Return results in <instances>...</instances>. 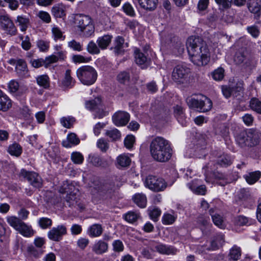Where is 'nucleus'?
Listing matches in <instances>:
<instances>
[{"label":"nucleus","mask_w":261,"mask_h":261,"mask_svg":"<svg viewBox=\"0 0 261 261\" xmlns=\"http://www.w3.org/2000/svg\"><path fill=\"white\" fill-rule=\"evenodd\" d=\"M187 48L191 61L195 65H206L210 54L206 45L199 37L191 36L187 41Z\"/></svg>","instance_id":"f257e3e1"},{"label":"nucleus","mask_w":261,"mask_h":261,"mask_svg":"<svg viewBox=\"0 0 261 261\" xmlns=\"http://www.w3.org/2000/svg\"><path fill=\"white\" fill-rule=\"evenodd\" d=\"M149 151L153 159L159 162H168L172 153L170 143L161 137H156L151 141Z\"/></svg>","instance_id":"f03ea898"},{"label":"nucleus","mask_w":261,"mask_h":261,"mask_svg":"<svg viewBox=\"0 0 261 261\" xmlns=\"http://www.w3.org/2000/svg\"><path fill=\"white\" fill-rule=\"evenodd\" d=\"M68 21L76 33L86 37L94 34V26L89 16L83 14H72L69 16Z\"/></svg>","instance_id":"7ed1b4c3"},{"label":"nucleus","mask_w":261,"mask_h":261,"mask_svg":"<svg viewBox=\"0 0 261 261\" xmlns=\"http://www.w3.org/2000/svg\"><path fill=\"white\" fill-rule=\"evenodd\" d=\"M237 143L241 147L254 146L261 142V135L258 132L249 129L236 135Z\"/></svg>","instance_id":"20e7f679"},{"label":"nucleus","mask_w":261,"mask_h":261,"mask_svg":"<svg viewBox=\"0 0 261 261\" xmlns=\"http://www.w3.org/2000/svg\"><path fill=\"white\" fill-rule=\"evenodd\" d=\"M76 75L79 81L84 85L90 86L96 82L97 72L93 67L82 66L76 70Z\"/></svg>","instance_id":"39448f33"},{"label":"nucleus","mask_w":261,"mask_h":261,"mask_svg":"<svg viewBox=\"0 0 261 261\" xmlns=\"http://www.w3.org/2000/svg\"><path fill=\"white\" fill-rule=\"evenodd\" d=\"M8 223L22 235L26 237H30L34 234L31 227L27 225L16 217L10 216L7 218Z\"/></svg>","instance_id":"423d86ee"},{"label":"nucleus","mask_w":261,"mask_h":261,"mask_svg":"<svg viewBox=\"0 0 261 261\" xmlns=\"http://www.w3.org/2000/svg\"><path fill=\"white\" fill-rule=\"evenodd\" d=\"M145 185L151 190L156 192L163 191L167 187L164 179L153 175H148L146 177Z\"/></svg>","instance_id":"0eeeda50"},{"label":"nucleus","mask_w":261,"mask_h":261,"mask_svg":"<svg viewBox=\"0 0 261 261\" xmlns=\"http://www.w3.org/2000/svg\"><path fill=\"white\" fill-rule=\"evenodd\" d=\"M19 175L26 178L29 183L34 187L40 188L42 185V180L37 173L33 171H28L25 169H21Z\"/></svg>","instance_id":"6e6552de"},{"label":"nucleus","mask_w":261,"mask_h":261,"mask_svg":"<svg viewBox=\"0 0 261 261\" xmlns=\"http://www.w3.org/2000/svg\"><path fill=\"white\" fill-rule=\"evenodd\" d=\"M68 191H66V193H67L66 202L69 203V205H77L81 210H84L85 208V204L77 200V196H79V193L78 190L71 185L68 186Z\"/></svg>","instance_id":"1a4fd4ad"},{"label":"nucleus","mask_w":261,"mask_h":261,"mask_svg":"<svg viewBox=\"0 0 261 261\" xmlns=\"http://www.w3.org/2000/svg\"><path fill=\"white\" fill-rule=\"evenodd\" d=\"M189 72V69L181 65H177L172 73V80L177 83H183Z\"/></svg>","instance_id":"9d476101"},{"label":"nucleus","mask_w":261,"mask_h":261,"mask_svg":"<svg viewBox=\"0 0 261 261\" xmlns=\"http://www.w3.org/2000/svg\"><path fill=\"white\" fill-rule=\"evenodd\" d=\"M0 24L1 28L5 30L7 34L14 35L16 34L17 29L13 21L8 15L0 16Z\"/></svg>","instance_id":"9b49d317"},{"label":"nucleus","mask_w":261,"mask_h":261,"mask_svg":"<svg viewBox=\"0 0 261 261\" xmlns=\"http://www.w3.org/2000/svg\"><path fill=\"white\" fill-rule=\"evenodd\" d=\"M130 118L129 114L124 111H118L115 113L112 117L113 123L117 126L125 125Z\"/></svg>","instance_id":"f8f14e48"},{"label":"nucleus","mask_w":261,"mask_h":261,"mask_svg":"<svg viewBox=\"0 0 261 261\" xmlns=\"http://www.w3.org/2000/svg\"><path fill=\"white\" fill-rule=\"evenodd\" d=\"M65 233V227L63 225H59L48 231V237L50 240L58 241L62 239Z\"/></svg>","instance_id":"ddd939ff"},{"label":"nucleus","mask_w":261,"mask_h":261,"mask_svg":"<svg viewBox=\"0 0 261 261\" xmlns=\"http://www.w3.org/2000/svg\"><path fill=\"white\" fill-rule=\"evenodd\" d=\"M8 62L11 65H15L17 72L20 75H24L27 73V65L23 60L12 59L9 60Z\"/></svg>","instance_id":"4468645a"},{"label":"nucleus","mask_w":261,"mask_h":261,"mask_svg":"<svg viewBox=\"0 0 261 261\" xmlns=\"http://www.w3.org/2000/svg\"><path fill=\"white\" fill-rule=\"evenodd\" d=\"M136 63L142 68H146L149 64V60L140 49L136 48L134 50Z\"/></svg>","instance_id":"2eb2a0df"},{"label":"nucleus","mask_w":261,"mask_h":261,"mask_svg":"<svg viewBox=\"0 0 261 261\" xmlns=\"http://www.w3.org/2000/svg\"><path fill=\"white\" fill-rule=\"evenodd\" d=\"M108 244L102 240L96 241L92 247V251L96 254H102L108 251Z\"/></svg>","instance_id":"dca6fc26"},{"label":"nucleus","mask_w":261,"mask_h":261,"mask_svg":"<svg viewBox=\"0 0 261 261\" xmlns=\"http://www.w3.org/2000/svg\"><path fill=\"white\" fill-rule=\"evenodd\" d=\"M11 106V99L0 90V111H7Z\"/></svg>","instance_id":"f3484780"},{"label":"nucleus","mask_w":261,"mask_h":261,"mask_svg":"<svg viewBox=\"0 0 261 261\" xmlns=\"http://www.w3.org/2000/svg\"><path fill=\"white\" fill-rule=\"evenodd\" d=\"M154 249L155 251L163 254H175L176 252V249L174 248L162 244L156 245Z\"/></svg>","instance_id":"a211bd4d"},{"label":"nucleus","mask_w":261,"mask_h":261,"mask_svg":"<svg viewBox=\"0 0 261 261\" xmlns=\"http://www.w3.org/2000/svg\"><path fill=\"white\" fill-rule=\"evenodd\" d=\"M139 6L143 9L152 11L156 7L158 0H138Z\"/></svg>","instance_id":"6ab92c4d"},{"label":"nucleus","mask_w":261,"mask_h":261,"mask_svg":"<svg viewBox=\"0 0 261 261\" xmlns=\"http://www.w3.org/2000/svg\"><path fill=\"white\" fill-rule=\"evenodd\" d=\"M103 232V228L100 224H94L90 226L88 229V234L91 237H99Z\"/></svg>","instance_id":"aec40b11"},{"label":"nucleus","mask_w":261,"mask_h":261,"mask_svg":"<svg viewBox=\"0 0 261 261\" xmlns=\"http://www.w3.org/2000/svg\"><path fill=\"white\" fill-rule=\"evenodd\" d=\"M113 37L110 35H105L99 37L97 40L98 47L102 49L107 48L112 41Z\"/></svg>","instance_id":"412c9836"},{"label":"nucleus","mask_w":261,"mask_h":261,"mask_svg":"<svg viewBox=\"0 0 261 261\" xmlns=\"http://www.w3.org/2000/svg\"><path fill=\"white\" fill-rule=\"evenodd\" d=\"M260 172L259 171H255L247 173L244 176V177L249 184L252 185L260 178Z\"/></svg>","instance_id":"4be33fe9"},{"label":"nucleus","mask_w":261,"mask_h":261,"mask_svg":"<svg viewBox=\"0 0 261 261\" xmlns=\"http://www.w3.org/2000/svg\"><path fill=\"white\" fill-rule=\"evenodd\" d=\"M241 249L237 246H233L229 250L228 258L230 261H237L241 257Z\"/></svg>","instance_id":"5701e85b"},{"label":"nucleus","mask_w":261,"mask_h":261,"mask_svg":"<svg viewBox=\"0 0 261 261\" xmlns=\"http://www.w3.org/2000/svg\"><path fill=\"white\" fill-rule=\"evenodd\" d=\"M261 0H248V8L249 11L257 15L260 10Z\"/></svg>","instance_id":"b1692460"},{"label":"nucleus","mask_w":261,"mask_h":261,"mask_svg":"<svg viewBox=\"0 0 261 261\" xmlns=\"http://www.w3.org/2000/svg\"><path fill=\"white\" fill-rule=\"evenodd\" d=\"M134 202L140 207L144 208L147 204L146 196L142 193L136 194L133 198Z\"/></svg>","instance_id":"393cba45"},{"label":"nucleus","mask_w":261,"mask_h":261,"mask_svg":"<svg viewBox=\"0 0 261 261\" xmlns=\"http://www.w3.org/2000/svg\"><path fill=\"white\" fill-rule=\"evenodd\" d=\"M64 53L63 52H59L57 53V55H52L46 57L44 60L45 67H47L49 65L57 62L59 59H64Z\"/></svg>","instance_id":"a878e982"},{"label":"nucleus","mask_w":261,"mask_h":261,"mask_svg":"<svg viewBox=\"0 0 261 261\" xmlns=\"http://www.w3.org/2000/svg\"><path fill=\"white\" fill-rule=\"evenodd\" d=\"M212 107V102L207 97L203 95H201V105L199 111L205 112L211 109Z\"/></svg>","instance_id":"bb28decb"},{"label":"nucleus","mask_w":261,"mask_h":261,"mask_svg":"<svg viewBox=\"0 0 261 261\" xmlns=\"http://www.w3.org/2000/svg\"><path fill=\"white\" fill-rule=\"evenodd\" d=\"M105 135L112 141L119 140L121 136L120 132L115 128L106 130Z\"/></svg>","instance_id":"cd10ccee"},{"label":"nucleus","mask_w":261,"mask_h":261,"mask_svg":"<svg viewBox=\"0 0 261 261\" xmlns=\"http://www.w3.org/2000/svg\"><path fill=\"white\" fill-rule=\"evenodd\" d=\"M8 151L12 155L18 156L21 154L22 149L19 144L14 143L9 146Z\"/></svg>","instance_id":"c85d7f7f"},{"label":"nucleus","mask_w":261,"mask_h":261,"mask_svg":"<svg viewBox=\"0 0 261 261\" xmlns=\"http://www.w3.org/2000/svg\"><path fill=\"white\" fill-rule=\"evenodd\" d=\"M65 7L63 4H57L52 8V13L56 17L61 18L65 15Z\"/></svg>","instance_id":"c756f323"},{"label":"nucleus","mask_w":261,"mask_h":261,"mask_svg":"<svg viewBox=\"0 0 261 261\" xmlns=\"http://www.w3.org/2000/svg\"><path fill=\"white\" fill-rule=\"evenodd\" d=\"M101 100L99 97H96L93 100H87L85 102V108L89 110H93L99 107Z\"/></svg>","instance_id":"7c9ffc66"},{"label":"nucleus","mask_w":261,"mask_h":261,"mask_svg":"<svg viewBox=\"0 0 261 261\" xmlns=\"http://www.w3.org/2000/svg\"><path fill=\"white\" fill-rule=\"evenodd\" d=\"M66 147H71L80 143V139L74 133H70L66 137Z\"/></svg>","instance_id":"2f4dec72"},{"label":"nucleus","mask_w":261,"mask_h":261,"mask_svg":"<svg viewBox=\"0 0 261 261\" xmlns=\"http://www.w3.org/2000/svg\"><path fill=\"white\" fill-rule=\"evenodd\" d=\"M177 216L174 214L165 213L162 218V222L164 225L172 224L176 220Z\"/></svg>","instance_id":"473e14b6"},{"label":"nucleus","mask_w":261,"mask_h":261,"mask_svg":"<svg viewBox=\"0 0 261 261\" xmlns=\"http://www.w3.org/2000/svg\"><path fill=\"white\" fill-rule=\"evenodd\" d=\"M8 88L9 91L11 93H16L19 91H26L27 89L25 87L22 88L21 86H20L18 82L14 80H11L8 84Z\"/></svg>","instance_id":"72a5a7b5"},{"label":"nucleus","mask_w":261,"mask_h":261,"mask_svg":"<svg viewBox=\"0 0 261 261\" xmlns=\"http://www.w3.org/2000/svg\"><path fill=\"white\" fill-rule=\"evenodd\" d=\"M22 32H25L29 24V19L21 16H18L16 20Z\"/></svg>","instance_id":"f704fd0d"},{"label":"nucleus","mask_w":261,"mask_h":261,"mask_svg":"<svg viewBox=\"0 0 261 261\" xmlns=\"http://www.w3.org/2000/svg\"><path fill=\"white\" fill-rule=\"evenodd\" d=\"M236 223L239 226L250 225L253 221L252 220L244 216H239L235 219Z\"/></svg>","instance_id":"c9c22d12"},{"label":"nucleus","mask_w":261,"mask_h":261,"mask_svg":"<svg viewBox=\"0 0 261 261\" xmlns=\"http://www.w3.org/2000/svg\"><path fill=\"white\" fill-rule=\"evenodd\" d=\"M210 213L214 223L218 227L222 228L224 226L223 218L218 214H214V212L212 209L210 210Z\"/></svg>","instance_id":"e433bc0d"},{"label":"nucleus","mask_w":261,"mask_h":261,"mask_svg":"<svg viewBox=\"0 0 261 261\" xmlns=\"http://www.w3.org/2000/svg\"><path fill=\"white\" fill-rule=\"evenodd\" d=\"M174 114L178 121L181 123L182 125H184L185 115L182 108L180 106H176L174 108Z\"/></svg>","instance_id":"4c0bfd02"},{"label":"nucleus","mask_w":261,"mask_h":261,"mask_svg":"<svg viewBox=\"0 0 261 261\" xmlns=\"http://www.w3.org/2000/svg\"><path fill=\"white\" fill-rule=\"evenodd\" d=\"M187 102L190 107L196 109L199 111L201 105V95L197 98L194 97L188 98L187 99Z\"/></svg>","instance_id":"58836bf2"},{"label":"nucleus","mask_w":261,"mask_h":261,"mask_svg":"<svg viewBox=\"0 0 261 261\" xmlns=\"http://www.w3.org/2000/svg\"><path fill=\"white\" fill-rule=\"evenodd\" d=\"M148 212L150 219L155 222L158 221L161 214L160 209L156 207H149Z\"/></svg>","instance_id":"ea45409f"},{"label":"nucleus","mask_w":261,"mask_h":261,"mask_svg":"<svg viewBox=\"0 0 261 261\" xmlns=\"http://www.w3.org/2000/svg\"><path fill=\"white\" fill-rule=\"evenodd\" d=\"M251 109L256 112L261 114V101L259 99L253 98L250 101Z\"/></svg>","instance_id":"a19ab883"},{"label":"nucleus","mask_w":261,"mask_h":261,"mask_svg":"<svg viewBox=\"0 0 261 261\" xmlns=\"http://www.w3.org/2000/svg\"><path fill=\"white\" fill-rule=\"evenodd\" d=\"M140 217V214L134 212H128L124 216L125 220L129 223H133Z\"/></svg>","instance_id":"79ce46f5"},{"label":"nucleus","mask_w":261,"mask_h":261,"mask_svg":"<svg viewBox=\"0 0 261 261\" xmlns=\"http://www.w3.org/2000/svg\"><path fill=\"white\" fill-rule=\"evenodd\" d=\"M37 84L45 88L49 86V77L46 75H41L37 77Z\"/></svg>","instance_id":"37998d69"},{"label":"nucleus","mask_w":261,"mask_h":261,"mask_svg":"<svg viewBox=\"0 0 261 261\" xmlns=\"http://www.w3.org/2000/svg\"><path fill=\"white\" fill-rule=\"evenodd\" d=\"M212 75L214 80L221 81L224 77V70L221 67L218 68L212 73Z\"/></svg>","instance_id":"c03bdc74"},{"label":"nucleus","mask_w":261,"mask_h":261,"mask_svg":"<svg viewBox=\"0 0 261 261\" xmlns=\"http://www.w3.org/2000/svg\"><path fill=\"white\" fill-rule=\"evenodd\" d=\"M133 154L123 153L119 155L117 158V163H130L132 162L131 157Z\"/></svg>","instance_id":"a18cd8bd"},{"label":"nucleus","mask_w":261,"mask_h":261,"mask_svg":"<svg viewBox=\"0 0 261 261\" xmlns=\"http://www.w3.org/2000/svg\"><path fill=\"white\" fill-rule=\"evenodd\" d=\"M213 161L217 162V163H229L233 162V158L227 154H224L218 156L217 159Z\"/></svg>","instance_id":"49530a36"},{"label":"nucleus","mask_w":261,"mask_h":261,"mask_svg":"<svg viewBox=\"0 0 261 261\" xmlns=\"http://www.w3.org/2000/svg\"><path fill=\"white\" fill-rule=\"evenodd\" d=\"M96 146L102 152H106L109 147L108 141L102 138L97 140Z\"/></svg>","instance_id":"de8ad7c7"},{"label":"nucleus","mask_w":261,"mask_h":261,"mask_svg":"<svg viewBox=\"0 0 261 261\" xmlns=\"http://www.w3.org/2000/svg\"><path fill=\"white\" fill-rule=\"evenodd\" d=\"M38 223L42 229H46L52 225V221L50 219L46 217H42L39 219Z\"/></svg>","instance_id":"09e8293b"},{"label":"nucleus","mask_w":261,"mask_h":261,"mask_svg":"<svg viewBox=\"0 0 261 261\" xmlns=\"http://www.w3.org/2000/svg\"><path fill=\"white\" fill-rule=\"evenodd\" d=\"M123 12L127 15L132 17L135 16V11L133 6L128 3H125L123 4L122 7Z\"/></svg>","instance_id":"8fccbe9b"},{"label":"nucleus","mask_w":261,"mask_h":261,"mask_svg":"<svg viewBox=\"0 0 261 261\" xmlns=\"http://www.w3.org/2000/svg\"><path fill=\"white\" fill-rule=\"evenodd\" d=\"M135 142V137L132 135H127L124 139V144L126 148L130 149L133 147Z\"/></svg>","instance_id":"3c124183"},{"label":"nucleus","mask_w":261,"mask_h":261,"mask_svg":"<svg viewBox=\"0 0 261 261\" xmlns=\"http://www.w3.org/2000/svg\"><path fill=\"white\" fill-rule=\"evenodd\" d=\"M219 7L222 9H227L231 7L232 0H215Z\"/></svg>","instance_id":"603ef678"},{"label":"nucleus","mask_w":261,"mask_h":261,"mask_svg":"<svg viewBox=\"0 0 261 261\" xmlns=\"http://www.w3.org/2000/svg\"><path fill=\"white\" fill-rule=\"evenodd\" d=\"M87 161L89 163H99L101 162L102 159L100 155L97 153H91L89 154Z\"/></svg>","instance_id":"864d4df0"},{"label":"nucleus","mask_w":261,"mask_h":261,"mask_svg":"<svg viewBox=\"0 0 261 261\" xmlns=\"http://www.w3.org/2000/svg\"><path fill=\"white\" fill-rule=\"evenodd\" d=\"M71 159L74 163H82L84 161V156L80 152H73Z\"/></svg>","instance_id":"5fc2aeb1"},{"label":"nucleus","mask_w":261,"mask_h":261,"mask_svg":"<svg viewBox=\"0 0 261 261\" xmlns=\"http://www.w3.org/2000/svg\"><path fill=\"white\" fill-rule=\"evenodd\" d=\"M87 50L90 54H98L99 53L98 47L93 41H90L89 43L87 46Z\"/></svg>","instance_id":"6e6d98bb"},{"label":"nucleus","mask_w":261,"mask_h":261,"mask_svg":"<svg viewBox=\"0 0 261 261\" xmlns=\"http://www.w3.org/2000/svg\"><path fill=\"white\" fill-rule=\"evenodd\" d=\"M75 83V80L70 75V70H66V88H71Z\"/></svg>","instance_id":"4d7b16f0"},{"label":"nucleus","mask_w":261,"mask_h":261,"mask_svg":"<svg viewBox=\"0 0 261 261\" xmlns=\"http://www.w3.org/2000/svg\"><path fill=\"white\" fill-rule=\"evenodd\" d=\"M68 46L72 49L77 51H80L83 49L82 45L79 42L74 40L68 42Z\"/></svg>","instance_id":"13d9d810"},{"label":"nucleus","mask_w":261,"mask_h":261,"mask_svg":"<svg viewBox=\"0 0 261 261\" xmlns=\"http://www.w3.org/2000/svg\"><path fill=\"white\" fill-rule=\"evenodd\" d=\"M128 73L125 71L120 72L117 75V80L120 83H125L129 80Z\"/></svg>","instance_id":"bf43d9fd"},{"label":"nucleus","mask_w":261,"mask_h":261,"mask_svg":"<svg viewBox=\"0 0 261 261\" xmlns=\"http://www.w3.org/2000/svg\"><path fill=\"white\" fill-rule=\"evenodd\" d=\"M90 60V58H85L81 55H74L72 57V60L75 63H88Z\"/></svg>","instance_id":"052dcab7"},{"label":"nucleus","mask_w":261,"mask_h":261,"mask_svg":"<svg viewBox=\"0 0 261 261\" xmlns=\"http://www.w3.org/2000/svg\"><path fill=\"white\" fill-rule=\"evenodd\" d=\"M113 250L115 252H121L124 249V246L122 242L119 240H115L112 244Z\"/></svg>","instance_id":"680f3d73"},{"label":"nucleus","mask_w":261,"mask_h":261,"mask_svg":"<svg viewBox=\"0 0 261 261\" xmlns=\"http://www.w3.org/2000/svg\"><path fill=\"white\" fill-rule=\"evenodd\" d=\"M190 190L195 194L202 195H205L206 192V187L204 185H199L196 188L190 187Z\"/></svg>","instance_id":"e2e57ef3"},{"label":"nucleus","mask_w":261,"mask_h":261,"mask_svg":"<svg viewBox=\"0 0 261 261\" xmlns=\"http://www.w3.org/2000/svg\"><path fill=\"white\" fill-rule=\"evenodd\" d=\"M221 90L223 95L226 98H228L231 95V94H233V90L229 86H222L221 87Z\"/></svg>","instance_id":"0e129e2a"},{"label":"nucleus","mask_w":261,"mask_h":261,"mask_svg":"<svg viewBox=\"0 0 261 261\" xmlns=\"http://www.w3.org/2000/svg\"><path fill=\"white\" fill-rule=\"evenodd\" d=\"M30 63L33 67L36 68H39L43 66H45L44 59H32L30 61Z\"/></svg>","instance_id":"69168bd1"},{"label":"nucleus","mask_w":261,"mask_h":261,"mask_svg":"<svg viewBox=\"0 0 261 261\" xmlns=\"http://www.w3.org/2000/svg\"><path fill=\"white\" fill-rule=\"evenodd\" d=\"M124 39L120 36H117L115 40V48L117 50L119 51L122 47L124 44Z\"/></svg>","instance_id":"338daca9"},{"label":"nucleus","mask_w":261,"mask_h":261,"mask_svg":"<svg viewBox=\"0 0 261 261\" xmlns=\"http://www.w3.org/2000/svg\"><path fill=\"white\" fill-rule=\"evenodd\" d=\"M38 16L42 20L46 23H48L50 21L51 18L50 15L46 12L40 11L38 13Z\"/></svg>","instance_id":"774afa93"}]
</instances>
